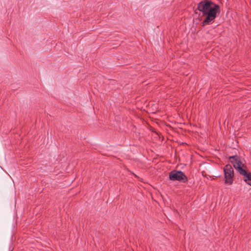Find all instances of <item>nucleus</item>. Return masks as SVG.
I'll use <instances>...</instances> for the list:
<instances>
[{
	"label": "nucleus",
	"instance_id": "obj_4",
	"mask_svg": "<svg viewBox=\"0 0 251 251\" xmlns=\"http://www.w3.org/2000/svg\"><path fill=\"white\" fill-rule=\"evenodd\" d=\"M228 159L230 163L233 165L234 168L237 170L238 172L240 171V169L247 168V166L241 162L240 157L237 155L230 156Z\"/></svg>",
	"mask_w": 251,
	"mask_h": 251
},
{
	"label": "nucleus",
	"instance_id": "obj_3",
	"mask_svg": "<svg viewBox=\"0 0 251 251\" xmlns=\"http://www.w3.org/2000/svg\"><path fill=\"white\" fill-rule=\"evenodd\" d=\"M224 173L225 183L232 184L234 177V170L232 167L229 164L226 165L224 168Z\"/></svg>",
	"mask_w": 251,
	"mask_h": 251
},
{
	"label": "nucleus",
	"instance_id": "obj_1",
	"mask_svg": "<svg viewBox=\"0 0 251 251\" xmlns=\"http://www.w3.org/2000/svg\"><path fill=\"white\" fill-rule=\"evenodd\" d=\"M197 9L201 12L205 18L202 22V26L212 24L220 13V6L211 0H202L198 3Z\"/></svg>",
	"mask_w": 251,
	"mask_h": 251
},
{
	"label": "nucleus",
	"instance_id": "obj_2",
	"mask_svg": "<svg viewBox=\"0 0 251 251\" xmlns=\"http://www.w3.org/2000/svg\"><path fill=\"white\" fill-rule=\"evenodd\" d=\"M169 179L172 181H178L185 183L188 181L187 176L184 172L180 170H173L169 173Z\"/></svg>",
	"mask_w": 251,
	"mask_h": 251
},
{
	"label": "nucleus",
	"instance_id": "obj_5",
	"mask_svg": "<svg viewBox=\"0 0 251 251\" xmlns=\"http://www.w3.org/2000/svg\"><path fill=\"white\" fill-rule=\"evenodd\" d=\"M240 175L244 176V180L248 185L251 186V173L248 172L247 167L240 169Z\"/></svg>",
	"mask_w": 251,
	"mask_h": 251
}]
</instances>
